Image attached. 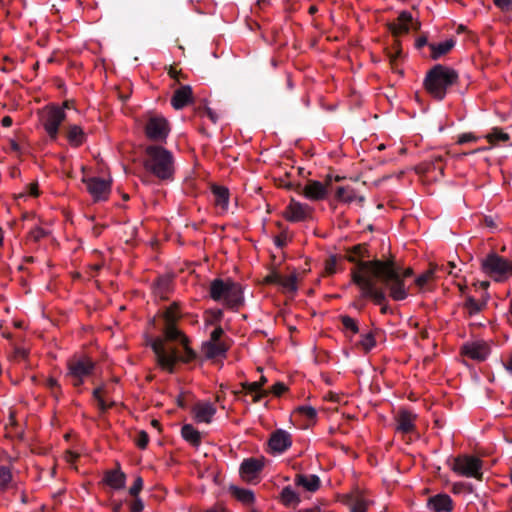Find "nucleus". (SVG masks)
<instances>
[{"instance_id":"obj_1","label":"nucleus","mask_w":512,"mask_h":512,"mask_svg":"<svg viewBox=\"0 0 512 512\" xmlns=\"http://www.w3.org/2000/svg\"><path fill=\"white\" fill-rule=\"evenodd\" d=\"M413 274L411 268L401 269L393 260L359 261L351 271L352 281L360 289L361 297L371 299L376 305L386 301L385 292L376 286L379 280L395 301L407 298L404 279Z\"/></svg>"},{"instance_id":"obj_2","label":"nucleus","mask_w":512,"mask_h":512,"mask_svg":"<svg viewBox=\"0 0 512 512\" xmlns=\"http://www.w3.org/2000/svg\"><path fill=\"white\" fill-rule=\"evenodd\" d=\"M180 317L178 304L173 303L163 313L164 337H157L151 340L150 344L156 355L157 363L168 372H173L174 365L178 360L190 361L195 356L187 345V338L175 326Z\"/></svg>"},{"instance_id":"obj_3","label":"nucleus","mask_w":512,"mask_h":512,"mask_svg":"<svg viewBox=\"0 0 512 512\" xmlns=\"http://www.w3.org/2000/svg\"><path fill=\"white\" fill-rule=\"evenodd\" d=\"M143 165L152 175L170 181L175 173V159L169 150L160 145H148L144 151Z\"/></svg>"},{"instance_id":"obj_4","label":"nucleus","mask_w":512,"mask_h":512,"mask_svg":"<svg viewBox=\"0 0 512 512\" xmlns=\"http://www.w3.org/2000/svg\"><path fill=\"white\" fill-rule=\"evenodd\" d=\"M458 80V73L447 66L437 64L430 69L424 79L427 92L436 100H443L447 90Z\"/></svg>"},{"instance_id":"obj_5","label":"nucleus","mask_w":512,"mask_h":512,"mask_svg":"<svg viewBox=\"0 0 512 512\" xmlns=\"http://www.w3.org/2000/svg\"><path fill=\"white\" fill-rule=\"evenodd\" d=\"M210 297L231 308L241 306L244 301L241 285L230 279H214L210 284Z\"/></svg>"},{"instance_id":"obj_6","label":"nucleus","mask_w":512,"mask_h":512,"mask_svg":"<svg viewBox=\"0 0 512 512\" xmlns=\"http://www.w3.org/2000/svg\"><path fill=\"white\" fill-rule=\"evenodd\" d=\"M511 261L492 252L481 260V270L495 282H505L510 276Z\"/></svg>"},{"instance_id":"obj_7","label":"nucleus","mask_w":512,"mask_h":512,"mask_svg":"<svg viewBox=\"0 0 512 512\" xmlns=\"http://www.w3.org/2000/svg\"><path fill=\"white\" fill-rule=\"evenodd\" d=\"M67 107L68 102L64 103V107L48 105L39 114L41 125L52 141H55L58 137L59 126L66 118L64 108Z\"/></svg>"},{"instance_id":"obj_8","label":"nucleus","mask_w":512,"mask_h":512,"mask_svg":"<svg viewBox=\"0 0 512 512\" xmlns=\"http://www.w3.org/2000/svg\"><path fill=\"white\" fill-rule=\"evenodd\" d=\"M450 468L459 476L467 478H482V461L471 455H461L452 459Z\"/></svg>"},{"instance_id":"obj_9","label":"nucleus","mask_w":512,"mask_h":512,"mask_svg":"<svg viewBox=\"0 0 512 512\" xmlns=\"http://www.w3.org/2000/svg\"><path fill=\"white\" fill-rule=\"evenodd\" d=\"M146 137L154 142H166L170 133V124L168 120L159 114L149 113L144 126Z\"/></svg>"},{"instance_id":"obj_10","label":"nucleus","mask_w":512,"mask_h":512,"mask_svg":"<svg viewBox=\"0 0 512 512\" xmlns=\"http://www.w3.org/2000/svg\"><path fill=\"white\" fill-rule=\"evenodd\" d=\"M67 369L66 377L77 387L93 372L94 362L87 357H73L68 360Z\"/></svg>"},{"instance_id":"obj_11","label":"nucleus","mask_w":512,"mask_h":512,"mask_svg":"<svg viewBox=\"0 0 512 512\" xmlns=\"http://www.w3.org/2000/svg\"><path fill=\"white\" fill-rule=\"evenodd\" d=\"M82 182L95 202L106 201L111 192V181L100 177H83Z\"/></svg>"},{"instance_id":"obj_12","label":"nucleus","mask_w":512,"mask_h":512,"mask_svg":"<svg viewBox=\"0 0 512 512\" xmlns=\"http://www.w3.org/2000/svg\"><path fill=\"white\" fill-rule=\"evenodd\" d=\"M332 177L327 176L325 183L317 180H310L303 188V195L311 201H320L326 198L328 186L331 184Z\"/></svg>"},{"instance_id":"obj_13","label":"nucleus","mask_w":512,"mask_h":512,"mask_svg":"<svg viewBox=\"0 0 512 512\" xmlns=\"http://www.w3.org/2000/svg\"><path fill=\"white\" fill-rule=\"evenodd\" d=\"M312 214V208L295 200H291L284 211V217L290 222H301L308 219Z\"/></svg>"},{"instance_id":"obj_14","label":"nucleus","mask_w":512,"mask_h":512,"mask_svg":"<svg viewBox=\"0 0 512 512\" xmlns=\"http://www.w3.org/2000/svg\"><path fill=\"white\" fill-rule=\"evenodd\" d=\"M462 353L473 360L483 361L490 354V346L484 341H473L462 347Z\"/></svg>"},{"instance_id":"obj_15","label":"nucleus","mask_w":512,"mask_h":512,"mask_svg":"<svg viewBox=\"0 0 512 512\" xmlns=\"http://www.w3.org/2000/svg\"><path fill=\"white\" fill-rule=\"evenodd\" d=\"M346 503L350 512H367L372 500L366 497L363 490L355 489L346 496Z\"/></svg>"},{"instance_id":"obj_16","label":"nucleus","mask_w":512,"mask_h":512,"mask_svg":"<svg viewBox=\"0 0 512 512\" xmlns=\"http://www.w3.org/2000/svg\"><path fill=\"white\" fill-rule=\"evenodd\" d=\"M268 444L273 453L281 454L292 445L291 435L287 431L279 429L272 433Z\"/></svg>"},{"instance_id":"obj_17","label":"nucleus","mask_w":512,"mask_h":512,"mask_svg":"<svg viewBox=\"0 0 512 512\" xmlns=\"http://www.w3.org/2000/svg\"><path fill=\"white\" fill-rule=\"evenodd\" d=\"M263 462L256 458L245 459L240 466V475L246 482H252L257 479L258 474L263 469Z\"/></svg>"},{"instance_id":"obj_18","label":"nucleus","mask_w":512,"mask_h":512,"mask_svg":"<svg viewBox=\"0 0 512 512\" xmlns=\"http://www.w3.org/2000/svg\"><path fill=\"white\" fill-rule=\"evenodd\" d=\"M416 415L407 410H401L396 416V431L402 434L412 433L415 430Z\"/></svg>"},{"instance_id":"obj_19","label":"nucleus","mask_w":512,"mask_h":512,"mask_svg":"<svg viewBox=\"0 0 512 512\" xmlns=\"http://www.w3.org/2000/svg\"><path fill=\"white\" fill-rule=\"evenodd\" d=\"M215 413L216 408L210 402H198L193 407L194 418L198 423H210Z\"/></svg>"},{"instance_id":"obj_20","label":"nucleus","mask_w":512,"mask_h":512,"mask_svg":"<svg viewBox=\"0 0 512 512\" xmlns=\"http://www.w3.org/2000/svg\"><path fill=\"white\" fill-rule=\"evenodd\" d=\"M427 506L433 512H451L453 501L449 495L441 493L430 497Z\"/></svg>"},{"instance_id":"obj_21","label":"nucleus","mask_w":512,"mask_h":512,"mask_svg":"<svg viewBox=\"0 0 512 512\" xmlns=\"http://www.w3.org/2000/svg\"><path fill=\"white\" fill-rule=\"evenodd\" d=\"M193 101V94L192 89L190 86L185 85L178 88L172 98H171V105L176 110L182 109L188 104L192 103Z\"/></svg>"},{"instance_id":"obj_22","label":"nucleus","mask_w":512,"mask_h":512,"mask_svg":"<svg viewBox=\"0 0 512 512\" xmlns=\"http://www.w3.org/2000/svg\"><path fill=\"white\" fill-rule=\"evenodd\" d=\"M227 350L228 346L225 342L207 341L202 345V352L209 359L224 357Z\"/></svg>"},{"instance_id":"obj_23","label":"nucleus","mask_w":512,"mask_h":512,"mask_svg":"<svg viewBox=\"0 0 512 512\" xmlns=\"http://www.w3.org/2000/svg\"><path fill=\"white\" fill-rule=\"evenodd\" d=\"M103 481L111 488L119 490L125 487L126 475L120 469L107 471Z\"/></svg>"},{"instance_id":"obj_24","label":"nucleus","mask_w":512,"mask_h":512,"mask_svg":"<svg viewBox=\"0 0 512 512\" xmlns=\"http://www.w3.org/2000/svg\"><path fill=\"white\" fill-rule=\"evenodd\" d=\"M295 484L303 487L309 492H315L320 488V478L314 474H298L295 477Z\"/></svg>"},{"instance_id":"obj_25","label":"nucleus","mask_w":512,"mask_h":512,"mask_svg":"<svg viewBox=\"0 0 512 512\" xmlns=\"http://www.w3.org/2000/svg\"><path fill=\"white\" fill-rule=\"evenodd\" d=\"M412 16L409 12H401L397 21L390 24V30L394 35H401L407 33L410 29V22Z\"/></svg>"},{"instance_id":"obj_26","label":"nucleus","mask_w":512,"mask_h":512,"mask_svg":"<svg viewBox=\"0 0 512 512\" xmlns=\"http://www.w3.org/2000/svg\"><path fill=\"white\" fill-rule=\"evenodd\" d=\"M212 193L214 196V203L221 211H227L229 206V191L223 186H213Z\"/></svg>"},{"instance_id":"obj_27","label":"nucleus","mask_w":512,"mask_h":512,"mask_svg":"<svg viewBox=\"0 0 512 512\" xmlns=\"http://www.w3.org/2000/svg\"><path fill=\"white\" fill-rule=\"evenodd\" d=\"M443 266H439L438 264H430V267L427 271L419 275L415 279V284L420 288H424L428 283L435 280L438 276V269H443Z\"/></svg>"},{"instance_id":"obj_28","label":"nucleus","mask_w":512,"mask_h":512,"mask_svg":"<svg viewBox=\"0 0 512 512\" xmlns=\"http://www.w3.org/2000/svg\"><path fill=\"white\" fill-rule=\"evenodd\" d=\"M67 139L70 145L78 147L86 140L83 129L78 125H69L67 130Z\"/></svg>"},{"instance_id":"obj_29","label":"nucleus","mask_w":512,"mask_h":512,"mask_svg":"<svg viewBox=\"0 0 512 512\" xmlns=\"http://www.w3.org/2000/svg\"><path fill=\"white\" fill-rule=\"evenodd\" d=\"M441 162H442L441 156H434L431 161L424 162V163L420 164L417 167V171L419 173H423V174H429L432 171H438L439 174L442 176L444 167L441 164Z\"/></svg>"},{"instance_id":"obj_30","label":"nucleus","mask_w":512,"mask_h":512,"mask_svg":"<svg viewBox=\"0 0 512 512\" xmlns=\"http://www.w3.org/2000/svg\"><path fill=\"white\" fill-rule=\"evenodd\" d=\"M182 437L192 444L193 446L197 447L201 443V434L198 430H196L192 425L186 424L181 429Z\"/></svg>"},{"instance_id":"obj_31","label":"nucleus","mask_w":512,"mask_h":512,"mask_svg":"<svg viewBox=\"0 0 512 512\" xmlns=\"http://www.w3.org/2000/svg\"><path fill=\"white\" fill-rule=\"evenodd\" d=\"M336 199L344 203H351L356 199L363 201V197H358L355 190L351 187H338L336 190Z\"/></svg>"},{"instance_id":"obj_32","label":"nucleus","mask_w":512,"mask_h":512,"mask_svg":"<svg viewBox=\"0 0 512 512\" xmlns=\"http://www.w3.org/2000/svg\"><path fill=\"white\" fill-rule=\"evenodd\" d=\"M280 500L285 506H296L300 503L299 495L290 486L282 489Z\"/></svg>"},{"instance_id":"obj_33","label":"nucleus","mask_w":512,"mask_h":512,"mask_svg":"<svg viewBox=\"0 0 512 512\" xmlns=\"http://www.w3.org/2000/svg\"><path fill=\"white\" fill-rule=\"evenodd\" d=\"M454 44L455 43L452 39L445 40L444 42H441L438 44H431L430 45L431 57L433 59H438L442 55L449 52L453 48Z\"/></svg>"},{"instance_id":"obj_34","label":"nucleus","mask_w":512,"mask_h":512,"mask_svg":"<svg viewBox=\"0 0 512 512\" xmlns=\"http://www.w3.org/2000/svg\"><path fill=\"white\" fill-rule=\"evenodd\" d=\"M232 495L243 504L250 505L254 502V493L249 489L231 487Z\"/></svg>"},{"instance_id":"obj_35","label":"nucleus","mask_w":512,"mask_h":512,"mask_svg":"<svg viewBox=\"0 0 512 512\" xmlns=\"http://www.w3.org/2000/svg\"><path fill=\"white\" fill-rule=\"evenodd\" d=\"M171 288V278L168 276L159 277L154 286V293L164 298Z\"/></svg>"},{"instance_id":"obj_36","label":"nucleus","mask_w":512,"mask_h":512,"mask_svg":"<svg viewBox=\"0 0 512 512\" xmlns=\"http://www.w3.org/2000/svg\"><path fill=\"white\" fill-rule=\"evenodd\" d=\"M241 386H242L243 389H245L248 392H251V393L255 392L256 393V395L254 396V399H253L254 402H259L262 397L267 396V394H268L267 391L262 390L259 387V384L256 381L255 382H243L241 384Z\"/></svg>"},{"instance_id":"obj_37","label":"nucleus","mask_w":512,"mask_h":512,"mask_svg":"<svg viewBox=\"0 0 512 512\" xmlns=\"http://www.w3.org/2000/svg\"><path fill=\"white\" fill-rule=\"evenodd\" d=\"M485 306L484 302H478L472 296H468L464 303V308L470 316L478 314Z\"/></svg>"},{"instance_id":"obj_38","label":"nucleus","mask_w":512,"mask_h":512,"mask_svg":"<svg viewBox=\"0 0 512 512\" xmlns=\"http://www.w3.org/2000/svg\"><path fill=\"white\" fill-rule=\"evenodd\" d=\"M280 286L284 291L294 293L297 291V276L296 274H290L288 276H282Z\"/></svg>"},{"instance_id":"obj_39","label":"nucleus","mask_w":512,"mask_h":512,"mask_svg":"<svg viewBox=\"0 0 512 512\" xmlns=\"http://www.w3.org/2000/svg\"><path fill=\"white\" fill-rule=\"evenodd\" d=\"M12 486V473L6 466H0V490L6 491Z\"/></svg>"},{"instance_id":"obj_40","label":"nucleus","mask_w":512,"mask_h":512,"mask_svg":"<svg viewBox=\"0 0 512 512\" xmlns=\"http://www.w3.org/2000/svg\"><path fill=\"white\" fill-rule=\"evenodd\" d=\"M485 137L491 144H497L498 142H506L510 139L509 134L505 133L499 128H493L492 131L488 133Z\"/></svg>"},{"instance_id":"obj_41","label":"nucleus","mask_w":512,"mask_h":512,"mask_svg":"<svg viewBox=\"0 0 512 512\" xmlns=\"http://www.w3.org/2000/svg\"><path fill=\"white\" fill-rule=\"evenodd\" d=\"M359 345L366 352L370 351L376 345L375 336L372 332H367L361 335Z\"/></svg>"},{"instance_id":"obj_42","label":"nucleus","mask_w":512,"mask_h":512,"mask_svg":"<svg viewBox=\"0 0 512 512\" xmlns=\"http://www.w3.org/2000/svg\"><path fill=\"white\" fill-rule=\"evenodd\" d=\"M340 320L345 330L350 331L353 335L359 332L358 323L354 318L343 315L340 317Z\"/></svg>"},{"instance_id":"obj_43","label":"nucleus","mask_w":512,"mask_h":512,"mask_svg":"<svg viewBox=\"0 0 512 512\" xmlns=\"http://www.w3.org/2000/svg\"><path fill=\"white\" fill-rule=\"evenodd\" d=\"M103 389L102 388H96L94 391H93V397L95 398V400L97 401L98 403V407L101 411H106L109 407H111V405L113 404L112 402H107L104 397H103Z\"/></svg>"},{"instance_id":"obj_44","label":"nucleus","mask_w":512,"mask_h":512,"mask_svg":"<svg viewBox=\"0 0 512 512\" xmlns=\"http://www.w3.org/2000/svg\"><path fill=\"white\" fill-rule=\"evenodd\" d=\"M296 411L305 416L306 418H308L309 420H314L317 416V411L315 408H313L312 406H308V405H303V406H299Z\"/></svg>"},{"instance_id":"obj_45","label":"nucleus","mask_w":512,"mask_h":512,"mask_svg":"<svg viewBox=\"0 0 512 512\" xmlns=\"http://www.w3.org/2000/svg\"><path fill=\"white\" fill-rule=\"evenodd\" d=\"M142 488H143V479L140 476H138V477H136L133 485L130 487L129 493L131 496L137 497L138 494L140 493V491L142 490Z\"/></svg>"},{"instance_id":"obj_46","label":"nucleus","mask_w":512,"mask_h":512,"mask_svg":"<svg viewBox=\"0 0 512 512\" xmlns=\"http://www.w3.org/2000/svg\"><path fill=\"white\" fill-rule=\"evenodd\" d=\"M135 441L139 448L144 449L148 445L149 437L145 431H140Z\"/></svg>"},{"instance_id":"obj_47","label":"nucleus","mask_w":512,"mask_h":512,"mask_svg":"<svg viewBox=\"0 0 512 512\" xmlns=\"http://www.w3.org/2000/svg\"><path fill=\"white\" fill-rule=\"evenodd\" d=\"M30 235L34 240L38 241L47 235V231H45L41 227H36L33 230H31Z\"/></svg>"},{"instance_id":"obj_48","label":"nucleus","mask_w":512,"mask_h":512,"mask_svg":"<svg viewBox=\"0 0 512 512\" xmlns=\"http://www.w3.org/2000/svg\"><path fill=\"white\" fill-rule=\"evenodd\" d=\"M223 334H224L223 329H222L220 326H218V327H216V328L212 331V333H211V335H210V339H209L208 341H212V342H222V341H221V337H222V335H223Z\"/></svg>"},{"instance_id":"obj_49","label":"nucleus","mask_w":512,"mask_h":512,"mask_svg":"<svg viewBox=\"0 0 512 512\" xmlns=\"http://www.w3.org/2000/svg\"><path fill=\"white\" fill-rule=\"evenodd\" d=\"M287 390V386L282 382H277L272 386L271 393L276 396L282 395Z\"/></svg>"},{"instance_id":"obj_50","label":"nucleus","mask_w":512,"mask_h":512,"mask_svg":"<svg viewBox=\"0 0 512 512\" xmlns=\"http://www.w3.org/2000/svg\"><path fill=\"white\" fill-rule=\"evenodd\" d=\"M281 277H282V275H280V274H278L276 272H272V273H270L269 275H267L265 277L264 281L266 283L280 285Z\"/></svg>"},{"instance_id":"obj_51","label":"nucleus","mask_w":512,"mask_h":512,"mask_svg":"<svg viewBox=\"0 0 512 512\" xmlns=\"http://www.w3.org/2000/svg\"><path fill=\"white\" fill-rule=\"evenodd\" d=\"M476 140H477V137L475 135H473L472 133H464L458 137L457 142L459 144H464V143H468V142H474Z\"/></svg>"},{"instance_id":"obj_52","label":"nucleus","mask_w":512,"mask_h":512,"mask_svg":"<svg viewBox=\"0 0 512 512\" xmlns=\"http://www.w3.org/2000/svg\"><path fill=\"white\" fill-rule=\"evenodd\" d=\"M400 57V52H395V53H390L389 54V61H390V64H391V67L392 69L395 71V72H399V73H402L401 70L398 69V66H397V61Z\"/></svg>"},{"instance_id":"obj_53","label":"nucleus","mask_w":512,"mask_h":512,"mask_svg":"<svg viewBox=\"0 0 512 512\" xmlns=\"http://www.w3.org/2000/svg\"><path fill=\"white\" fill-rule=\"evenodd\" d=\"M144 508V504L142 500L138 497H135V500L130 504L131 512H141Z\"/></svg>"},{"instance_id":"obj_54","label":"nucleus","mask_w":512,"mask_h":512,"mask_svg":"<svg viewBox=\"0 0 512 512\" xmlns=\"http://www.w3.org/2000/svg\"><path fill=\"white\" fill-rule=\"evenodd\" d=\"M298 512H332L327 507H323L320 505H314L310 508L300 509Z\"/></svg>"},{"instance_id":"obj_55","label":"nucleus","mask_w":512,"mask_h":512,"mask_svg":"<svg viewBox=\"0 0 512 512\" xmlns=\"http://www.w3.org/2000/svg\"><path fill=\"white\" fill-rule=\"evenodd\" d=\"M441 266H443L444 268L443 269H438V273L439 272H446V273H448L450 275L457 276V274L454 273V269L456 268V265H455L454 262H449L446 265L442 264Z\"/></svg>"},{"instance_id":"obj_56","label":"nucleus","mask_w":512,"mask_h":512,"mask_svg":"<svg viewBox=\"0 0 512 512\" xmlns=\"http://www.w3.org/2000/svg\"><path fill=\"white\" fill-rule=\"evenodd\" d=\"M495 5L503 10H508L512 6V0H493Z\"/></svg>"},{"instance_id":"obj_57","label":"nucleus","mask_w":512,"mask_h":512,"mask_svg":"<svg viewBox=\"0 0 512 512\" xmlns=\"http://www.w3.org/2000/svg\"><path fill=\"white\" fill-rule=\"evenodd\" d=\"M335 265H336V260L335 258H331L327 264H326V271L329 273V274H332L334 273L335 271Z\"/></svg>"},{"instance_id":"obj_58","label":"nucleus","mask_w":512,"mask_h":512,"mask_svg":"<svg viewBox=\"0 0 512 512\" xmlns=\"http://www.w3.org/2000/svg\"><path fill=\"white\" fill-rule=\"evenodd\" d=\"M46 384L51 389H55V388L59 389L60 388L58 381L56 379H54V378H49L46 381Z\"/></svg>"},{"instance_id":"obj_59","label":"nucleus","mask_w":512,"mask_h":512,"mask_svg":"<svg viewBox=\"0 0 512 512\" xmlns=\"http://www.w3.org/2000/svg\"><path fill=\"white\" fill-rule=\"evenodd\" d=\"M29 194L31 196H34V197L39 195L38 185L36 183L30 184V186H29Z\"/></svg>"},{"instance_id":"obj_60","label":"nucleus","mask_w":512,"mask_h":512,"mask_svg":"<svg viewBox=\"0 0 512 512\" xmlns=\"http://www.w3.org/2000/svg\"><path fill=\"white\" fill-rule=\"evenodd\" d=\"M206 115H207V117H208V118H209L213 123H216V122H217L218 117H217L216 113H215L212 109L208 108V109L206 110Z\"/></svg>"},{"instance_id":"obj_61","label":"nucleus","mask_w":512,"mask_h":512,"mask_svg":"<svg viewBox=\"0 0 512 512\" xmlns=\"http://www.w3.org/2000/svg\"><path fill=\"white\" fill-rule=\"evenodd\" d=\"M65 457H66V460H67L68 462L73 463V462L77 459L78 454H76V453H74V452H72V451H67V452H66V456H65Z\"/></svg>"},{"instance_id":"obj_62","label":"nucleus","mask_w":512,"mask_h":512,"mask_svg":"<svg viewBox=\"0 0 512 512\" xmlns=\"http://www.w3.org/2000/svg\"><path fill=\"white\" fill-rule=\"evenodd\" d=\"M2 125L4 127H10L12 125V118L9 117V116H5L3 119H2Z\"/></svg>"},{"instance_id":"obj_63","label":"nucleus","mask_w":512,"mask_h":512,"mask_svg":"<svg viewBox=\"0 0 512 512\" xmlns=\"http://www.w3.org/2000/svg\"><path fill=\"white\" fill-rule=\"evenodd\" d=\"M505 368L512 375V353L507 362L505 363Z\"/></svg>"},{"instance_id":"obj_64","label":"nucleus","mask_w":512,"mask_h":512,"mask_svg":"<svg viewBox=\"0 0 512 512\" xmlns=\"http://www.w3.org/2000/svg\"><path fill=\"white\" fill-rule=\"evenodd\" d=\"M363 250H365V248L361 245L355 246L353 249L354 253L361 257L363 256V254H362Z\"/></svg>"}]
</instances>
